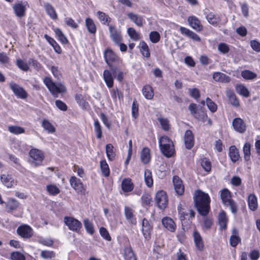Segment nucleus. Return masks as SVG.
<instances>
[{
    "instance_id": "1",
    "label": "nucleus",
    "mask_w": 260,
    "mask_h": 260,
    "mask_svg": "<svg viewBox=\"0 0 260 260\" xmlns=\"http://www.w3.org/2000/svg\"><path fill=\"white\" fill-rule=\"evenodd\" d=\"M193 199L195 207L199 214L202 216H207L210 210V199L209 195L198 190L195 191Z\"/></svg>"
},
{
    "instance_id": "2",
    "label": "nucleus",
    "mask_w": 260,
    "mask_h": 260,
    "mask_svg": "<svg viewBox=\"0 0 260 260\" xmlns=\"http://www.w3.org/2000/svg\"><path fill=\"white\" fill-rule=\"evenodd\" d=\"M158 143L160 151L165 156L167 157L173 156L175 153V149L171 139L164 136L159 139Z\"/></svg>"
},
{
    "instance_id": "3",
    "label": "nucleus",
    "mask_w": 260,
    "mask_h": 260,
    "mask_svg": "<svg viewBox=\"0 0 260 260\" xmlns=\"http://www.w3.org/2000/svg\"><path fill=\"white\" fill-rule=\"evenodd\" d=\"M43 81L49 90L55 98H57L59 93H64L67 91L66 88L63 84L60 83L55 84L49 77H45Z\"/></svg>"
},
{
    "instance_id": "4",
    "label": "nucleus",
    "mask_w": 260,
    "mask_h": 260,
    "mask_svg": "<svg viewBox=\"0 0 260 260\" xmlns=\"http://www.w3.org/2000/svg\"><path fill=\"white\" fill-rule=\"evenodd\" d=\"M179 214L183 229H187L194 217V211L192 209H179Z\"/></svg>"
},
{
    "instance_id": "5",
    "label": "nucleus",
    "mask_w": 260,
    "mask_h": 260,
    "mask_svg": "<svg viewBox=\"0 0 260 260\" xmlns=\"http://www.w3.org/2000/svg\"><path fill=\"white\" fill-rule=\"evenodd\" d=\"M220 198L222 203L225 206H229L234 213L237 212V205L231 198V193L228 189H223L221 191Z\"/></svg>"
},
{
    "instance_id": "6",
    "label": "nucleus",
    "mask_w": 260,
    "mask_h": 260,
    "mask_svg": "<svg viewBox=\"0 0 260 260\" xmlns=\"http://www.w3.org/2000/svg\"><path fill=\"white\" fill-rule=\"evenodd\" d=\"M64 222L70 230L76 233H78L82 228L81 222L72 217L65 216Z\"/></svg>"
},
{
    "instance_id": "7",
    "label": "nucleus",
    "mask_w": 260,
    "mask_h": 260,
    "mask_svg": "<svg viewBox=\"0 0 260 260\" xmlns=\"http://www.w3.org/2000/svg\"><path fill=\"white\" fill-rule=\"evenodd\" d=\"M155 201L159 209L163 210L166 208L168 202L166 193L162 190L158 191L155 196Z\"/></svg>"
},
{
    "instance_id": "8",
    "label": "nucleus",
    "mask_w": 260,
    "mask_h": 260,
    "mask_svg": "<svg viewBox=\"0 0 260 260\" xmlns=\"http://www.w3.org/2000/svg\"><path fill=\"white\" fill-rule=\"evenodd\" d=\"M71 186L78 192L85 194L86 190L83 186L82 182L80 179H78L75 176H72L70 179Z\"/></svg>"
},
{
    "instance_id": "9",
    "label": "nucleus",
    "mask_w": 260,
    "mask_h": 260,
    "mask_svg": "<svg viewBox=\"0 0 260 260\" xmlns=\"http://www.w3.org/2000/svg\"><path fill=\"white\" fill-rule=\"evenodd\" d=\"M9 85L11 89L17 97L22 99H24L27 97V92L18 84L14 83V82H11L10 83Z\"/></svg>"
},
{
    "instance_id": "10",
    "label": "nucleus",
    "mask_w": 260,
    "mask_h": 260,
    "mask_svg": "<svg viewBox=\"0 0 260 260\" xmlns=\"http://www.w3.org/2000/svg\"><path fill=\"white\" fill-rule=\"evenodd\" d=\"M104 58L105 61L109 66L110 69L114 67L112 63L113 62H117L119 59L118 57L111 50L107 49L104 52Z\"/></svg>"
},
{
    "instance_id": "11",
    "label": "nucleus",
    "mask_w": 260,
    "mask_h": 260,
    "mask_svg": "<svg viewBox=\"0 0 260 260\" xmlns=\"http://www.w3.org/2000/svg\"><path fill=\"white\" fill-rule=\"evenodd\" d=\"M232 125L234 130L239 133H244L246 131V123L240 118H234L233 120Z\"/></svg>"
},
{
    "instance_id": "12",
    "label": "nucleus",
    "mask_w": 260,
    "mask_h": 260,
    "mask_svg": "<svg viewBox=\"0 0 260 260\" xmlns=\"http://www.w3.org/2000/svg\"><path fill=\"white\" fill-rule=\"evenodd\" d=\"M18 234L24 238H29L32 236V230L28 225L20 226L17 230Z\"/></svg>"
},
{
    "instance_id": "13",
    "label": "nucleus",
    "mask_w": 260,
    "mask_h": 260,
    "mask_svg": "<svg viewBox=\"0 0 260 260\" xmlns=\"http://www.w3.org/2000/svg\"><path fill=\"white\" fill-rule=\"evenodd\" d=\"M109 29L110 35L112 41L116 44H119L121 41V35L120 31L112 25H109Z\"/></svg>"
},
{
    "instance_id": "14",
    "label": "nucleus",
    "mask_w": 260,
    "mask_h": 260,
    "mask_svg": "<svg viewBox=\"0 0 260 260\" xmlns=\"http://www.w3.org/2000/svg\"><path fill=\"white\" fill-rule=\"evenodd\" d=\"M173 182L176 193L178 195H182L184 192V187L181 179L177 176H174Z\"/></svg>"
},
{
    "instance_id": "15",
    "label": "nucleus",
    "mask_w": 260,
    "mask_h": 260,
    "mask_svg": "<svg viewBox=\"0 0 260 260\" xmlns=\"http://www.w3.org/2000/svg\"><path fill=\"white\" fill-rule=\"evenodd\" d=\"M26 4V2L24 3L21 2L13 5V10L17 17H22L24 16L26 11L25 6Z\"/></svg>"
},
{
    "instance_id": "16",
    "label": "nucleus",
    "mask_w": 260,
    "mask_h": 260,
    "mask_svg": "<svg viewBox=\"0 0 260 260\" xmlns=\"http://www.w3.org/2000/svg\"><path fill=\"white\" fill-rule=\"evenodd\" d=\"M190 26L197 31H200L203 29V25L201 24L199 19L196 16H190L187 19Z\"/></svg>"
},
{
    "instance_id": "17",
    "label": "nucleus",
    "mask_w": 260,
    "mask_h": 260,
    "mask_svg": "<svg viewBox=\"0 0 260 260\" xmlns=\"http://www.w3.org/2000/svg\"><path fill=\"white\" fill-rule=\"evenodd\" d=\"M184 143L186 148L188 149H190L194 145V137L190 130L186 131L185 133Z\"/></svg>"
},
{
    "instance_id": "18",
    "label": "nucleus",
    "mask_w": 260,
    "mask_h": 260,
    "mask_svg": "<svg viewBox=\"0 0 260 260\" xmlns=\"http://www.w3.org/2000/svg\"><path fill=\"white\" fill-rule=\"evenodd\" d=\"M124 215L126 219L132 224H136L137 220L134 214V210L130 207H124Z\"/></svg>"
},
{
    "instance_id": "19",
    "label": "nucleus",
    "mask_w": 260,
    "mask_h": 260,
    "mask_svg": "<svg viewBox=\"0 0 260 260\" xmlns=\"http://www.w3.org/2000/svg\"><path fill=\"white\" fill-rule=\"evenodd\" d=\"M213 79L216 82L228 83L231 81V77L221 72H215L213 74Z\"/></svg>"
},
{
    "instance_id": "20",
    "label": "nucleus",
    "mask_w": 260,
    "mask_h": 260,
    "mask_svg": "<svg viewBox=\"0 0 260 260\" xmlns=\"http://www.w3.org/2000/svg\"><path fill=\"white\" fill-rule=\"evenodd\" d=\"M19 206L18 201L13 198H10L5 203L6 210L8 212L16 210Z\"/></svg>"
},
{
    "instance_id": "21",
    "label": "nucleus",
    "mask_w": 260,
    "mask_h": 260,
    "mask_svg": "<svg viewBox=\"0 0 260 260\" xmlns=\"http://www.w3.org/2000/svg\"><path fill=\"white\" fill-rule=\"evenodd\" d=\"M152 227L147 220L144 218L142 221V232L145 239H149Z\"/></svg>"
},
{
    "instance_id": "22",
    "label": "nucleus",
    "mask_w": 260,
    "mask_h": 260,
    "mask_svg": "<svg viewBox=\"0 0 260 260\" xmlns=\"http://www.w3.org/2000/svg\"><path fill=\"white\" fill-rule=\"evenodd\" d=\"M225 94L229 99V102L231 105L237 107L240 106L239 101L237 98L233 90L230 89H227L225 92Z\"/></svg>"
},
{
    "instance_id": "23",
    "label": "nucleus",
    "mask_w": 260,
    "mask_h": 260,
    "mask_svg": "<svg viewBox=\"0 0 260 260\" xmlns=\"http://www.w3.org/2000/svg\"><path fill=\"white\" fill-rule=\"evenodd\" d=\"M241 242V238L239 236L238 231L233 228L232 234L230 237V243L231 246L235 247Z\"/></svg>"
},
{
    "instance_id": "24",
    "label": "nucleus",
    "mask_w": 260,
    "mask_h": 260,
    "mask_svg": "<svg viewBox=\"0 0 260 260\" xmlns=\"http://www.w3.org/2000/svg\"><path fill=\"white\" fill-rule=\"evenodd\" d=\"M180 31L182 34L191 38L193 40L198 42L201 41L200 37L197 34L189 30V29L184 27H180Z\"/></svg>"
},
{
    "instance_id": "25",
    "label": "nucleus",
    "mask_w": 260,
    "mask_h": 260,
    "mask_svg": "<svg viewBox=\"0 0 260 260\" xmlns=\"http://www.w3.org/2000/svg\"><path fill=\"white\" fill-rule=\"evenodd\" d=\"M193 237L197 248L199 250L202 251L204 248V243L200 233L197 231H194L193 233Z\"/></svg>"
},
{
    "instance_id": "26",
    "label": "nucleus",
    "mask_w": 260,
    "mask_h": 260,
    "mask_svg": "<svg viewBox=\"0 0 260 260\" xmlns=\"http://www.w3.org/2000/svg\"><path fill=\"white\" fill-rule=\"evenodd\" d=\"M29 156L33 160L42 161L44 158L43 153L37 149H32L29 151Z\"/></svg>"
},
{
    "instance_id": "27",
    "label": "nucleus",
    "mask_w": 260,
    "mask_h": 260,
    "mask_svg": "<svg viewBox=\"0 0 260 260\" xmlns=\"http://www.w3.org/2000/svg\"><path fill=\"white\" fill-rule=\"evenodd\" d=\"M103 78L104 81L109 88H112L113 86V77L111 72L108 70H105L103 73Z\"/></svg>"
},
{
    "instance_id": "28",
    "label": "nucleus",
    "mask_w": 260,
    "mask_h": 260,
    "mask_svg": "<svg viewBox=\"0 0 260 260\" xmlns=\"http://www.w3.org/2000/svg\"><path fill=\"white\" fill-rule=\"evenodd\" d=\"M162 224L166 229L171 232H174L176 225L174 221L169 217H165L162 219Z\"/></svg>"
},
{
    "instance_id": "29",
    "label": "nucleus",
    "mask_w": 260,
    "mask_h": 260,
    "mask_svg": "<svg viewBox=\"0 0 260 260\" xmlns=\"http://www.w3.org/2000/svg\"><path fill=\"white\" fill-rule=\"evenodd\" d=\"M129 19L138 26L143 25V18L140 15L131 12L127 14Z\"/></svg>"
},
{
    "instance_id": "30",
    "label": "nucleus",
    "mask_w": 260,
    "mask_h": 260,
    "mask_svg": "<svg viewBox=\"0 0 260 260\" xmlns=\"http://www.w3.org/2000/svg\"><path fill=\"white\" fill-rule=\"evenodd\" d=\"M1 178L3 183L7 187H11L14 184V180L10 175L3 174Z\"/></svg>"
},
{
    "instance_id": "31",
    "label": "nucleus",
    "mask_w": 260,
    "mask_h": 260,
    "mask_svg": "<svg viewBox=\"0 0 260 260\" xmlns=\"http://www.w3.org/2000/svg\"><path fill=\"white\" fill-rule=\"evenodd\" d=\"M229 156L233 162L237 161L240 158L238 149L235 146H232L229 149Z\"/></svg>"
},
{
    "instance_id": "32",
    "label": "nucleus",
    "mask_w": 260,
    "mask_h": 260,
    "mask_svg": "<svg viewBox=\"0 0 260 260\" xmlns=\"http://www.w3.org/2000/svg\"><path fill=\"white\" fill-rule=\"evenodd\" d=\"M206 17L208 22L213 25H217L220 20V17L218 15H215L213 13L206 14Z\"/></svg>"
},
{
    "instance_id": "33",
    "label": "nucleus",
    "mask_w": 260,
    "mask_h": 260,
    "mask_svg": "<svg viewBox=\"0 0 260 260\" xmlns=\"http://www.w3.org/2000/svg\"><path fill=\"white\" fill-rule=\"evenodd\" d=\"M121 188L124 192L131 191L134 188V185L130 179L125 178L121 183Z\"/></svg>"
},
{
    "instance_id": "34",
    "label": "nucleus",
    "mask_w": 260,
    "mask_h": 260,
    "mask_svg": "<svg viewBox=\"0 0 260 260\" xmlns=\"http://www.w3.org/2000/svg\"><path fill=\"white\" fill-rule=\"evenodd\" d=\"M142 92L145 98L148 100L152 99L154 96L152 88L149 85H146L143 87Z\"/></svg>"
},
{
    "instance_id": "35",
    "label": "nucleus",
    "mask_w": 260,
    "mask_h": 260,
    "mask_svg": "<svg viewBox=\"0 0 260 260\" xmlns=\"http://www.w3.org/2000/svg\"><path fill=\"white\" fill-rule=\"evenodd\" d=\"M228 219L224 211L221 212L218 216V223L221 229H225L227 225Z\"/></svg>"
},
{
    "instance_id": "36",
    "label": "nucleus",
    "mask_w": 260,
    "mask_h": 260,
    "mask_svg": "<svg viewBox=\"0 0 260 260\" xmlns=\"http://www.w3.org/2000/svg\"><path fill=\"white\" fill-rule=\"evenodd\" d=\"M236 90L237 93L245 98L250 95V92L247 88L243 84H239L236 86Z\"/></svg>"
},
{
    "instance_id": "37",
    "label": "nucleus",
    "mask_w": 260,
    "mask_h": 260,
    "mask_svg": "<svg viewBox=\"0 0 260 260\" xmlns=\"http://www.w3.org/2000/svg\"><path fill=\"white\" fill-rule=\"evenodd\" d=\"M124 256L125 260H137V257L131 246L125 247L124 249Z\"/></svg>"
},
{
    "instance_id": "38",
    "label": "nucleus",
    "mask_w": 260,
    "mask_h": 260,
    "mask_svg": "<svg viewBox=\"0 0 260 260\" xmlns=\"http://www.w3.org/2000/svg\"><path fill=\"white\" fill-rule=\"evenodd\" d=\"M248 202L249 208L254 211L257 207V202L256 196L254 194H250L248 198Z\"/></svg>"
},
{
    "instance_id": "39",
    "label": "nucleus",
    "mask_w": 260,
    "mask_h": 260,
    "mask_svg": "<svg viewBox=\"0 0 260 260\" xmlns=\"http://www.w3.org/2000/svg\"><path fill=\"white\" fill-rule=\"evenodd\" d=\"M140 51L142 55L146 57L150 56L149 49L147 44L143 41H141L139 44Z\"/></svg>"
},
{
    "instance_id": "40",
    "label": "nucleus",
    "mask_w": 260,
    "mask_h": 260,
    "mask_svg": "<svg viewBox=\"0 0 260 260\" xmlns=\"http://www.w3.org/2000/svg\"><path fill=\"white\" fill-rule=\"evenodd\" d=\"M149 149L147 148H144L142 149L141 153V159L144 164H147L149 162L150 156Z\"/></svg>"
},
{
    "instance_id": "41",
    "label": "nucleus",
    "mask_w": 260,
    "mask_h": 260,
    "mask_svg": "<svg viewBox=\"0 0 260 260\" xmlns=\"http://www.w3.org/2000/svg\"><path fill=\"white\" fill-rule=\"evenodd\" d=\"M144 179L145 183L148 187H150L152 186L153 181L152 177V173L148 169H146L145 171Z\"/></svg>"
},
{
    "instance_id": "42",
    "label": "nucleus",
    "mask_w": 260,
    "mask_h": 260,
    "mask_svg": "<svg viewBox=\"0 0 260 260\" xmlns=\"http://www.w3.org/2000/svg\"><path fill=\"white\" fill-rule=\"evenodd\" d=\"M244 158L245 161H248L250 159L251 145L249 143H246L243 148Z\"/></svg>"
},
{
    "instance_id": "43",
    "label": "nucleus",
    "mask_w": 260,
    "mask_h": 260,
    "mask_svg": "<svg viewBox=\"0 0 260 260\" xmlns=\"http://www.w3.org/2000/svg\"><path fill=\"white\" fill-rule=\"evenodd\" d=\"M42 126L49 133H53L55 132V128L48 120L44 119L42 122Z\"/></svg>"
},
{
    "instance_id": "44",
    "label": "nucleus",
    "mask_w": 260,
    "mask_h": 260,
    "mask_svg": "<svg viewBox=\"0 0 260 260\" xmlns=\"http://www.w3.org/2000/svg\"><path fill=\"white\" fill-rule=\"evenodd\" d=\"M114 147L111 144H108L106 146L107 156L109 160H113L115 158V154L113 151Z\"/></svg>"
},
{
    "instance_id": "45",
    "label": "nucleus",
    "mask_w": 260,
    "mask_h": 260,
    "mask_svg": "<svg viewBox=\"0 0 260 260\" xmlns=\"http://www.w3.org/2000/svg\"><path fill=\"white\" fill-rule=\"evenodd\" d=\"M97 14L100 21L104 24H107L109 25V23L111 21V18L106 13L100 11L97 12Z\"/></svg>"
},
{
    "instance_id": "46",
    "label": "nucleus",
    "mask_w": 260,
    "mask_h": 260,
    "mask_svg": "<svg viewBox=\"0 0 260 260\" xmlns=\"http://www.w3.org/2000/svg\"><path fill=\"white\" fill-rule=\"evenodd\" d=\"M44 7L47 14L50 16L51 18H52L53 19H57V14L54 8L50 4L48 3L45 4L44 5Z\"/></svg>"
},
{
    "instance_id": "47",
    "label": "nucleus",
    "mask_w": 260,
    "mask_h": 260,
    "mask_svg": "<svg viewBox=\"0 0 260 260\" xmlns=\"http://www.w3.org/2000/svg\"><path fill=\"white\" fill-rule=\"evenodd\" d=\"M85 23L88 31L91 34H94L96 32V28L93 20L88 18L86 19Z\"/></svg>"
},
{
    "instance_id": "48",
    "label": "nucleus",
    "mask_w": 260,
    "mask_h": 260,
    "mask_svg": "<svg viewBox=\"0 0 260 260\" xmlns=\"http://www.w3.org/2000/svg\"><path fill=\"white\" fill-rule=\"evenodd\" d=\"M44 37L49 42V43L53 46L55 51L58 53H60L61 52L60 47L55 42V41L53 39L48 36L47 35H45Z\"/></svg>"
},
{
    "instance_id": "49",
    "label": "nucleus",
    "mask_w": 260,
    "mask_h": 260,
    "mask_svg": "<svg viewBox=\"0 0 260 260\" xmlns=\"http://www.w3.org/2000/svg\"><path fill=\"white\" fill-rule=\"evenodd\" d=\"M100 167L101 171L103 173V174L105 177H108L109 176L110 174V170L109 168V166L107 164L106 160H103L101 161L100 162Z\"/></svg>"
},
{
    "instance_id": "50",
    "label": "nucleus",
    "mask_w": 260,
    "mask_h": 260,
    "mask_svg": "<svg viewBox=\"0 0 260 260\" xmlns=\"http://www.w3.org/2000/svg\"><path fill=\"white\" fill-rule=\"evenodd\" d=\"M242 77L246 80H251L257 77V75L249 71V70H244L241 72Z\"/></svg>"
},
{
    "instance_id": "51",
    "label": "nucleus",
    "mask_w": 260,
    "mask_h": 260,
    "mask_svg": "<svg viewBox=\"0 0 260 260\" xmlns=\"http://www.w3.org/2000/svg\"><path fill=\"white\" fill-rule=\"evenodd\" d=\"M113 72V76H115L117 79L121 81L123 80V72L117 67H114L110 69Z\"/></svg>"
},
{
    "instance_id": "52",
    "label": "nucleus",
    "mask_w": 260,
    "mask_h": 260,
    "mask_svg": "<svg viewBox=\"0 0 260 260\" xmlns=\"http://www.w3.org/2000/svg\"><path fill=\"white\" fill-rule=\"evenodd\" d=\"M8 131L11 133L15 135L23 134L25 132V130L23 127L14 125L9 126L8 127Z\"/></svg>"
},
{
    "instance_id": "53",
    "label": "nucleus",
    "mask_w": 260,
    "mask_h": 260,
    "mask_svg": "<svg viewBox=\"0 0 260 260\" xmlns=\"http://www.w3.org/2000/svg\"><path fill=\"white\" fill-rule=\"evenodd\" d=\"M94 127L97 138L101 139L102 136V127L97 119H94Z\"/></svg>"
},
{
    "instance_id": "54",
    "label": "nucleus",
    "mask_w": 260,
    "mask_h": 260,
    "mask_svg": "<svg viewBox=\"0 0 260 260\" xmlns=\"http://www.w3.org/2000/svg\"><path fill=\"white\" fill-rule=\"evenodd\" d=\"M54 31L55 32L56 36L62 44H65L68 43V41L67 38L64 35L62 31L59 28H55L54 29Z\"/></svg>"
},
{
    "instance_id": "55",
    "label": "nucleus",
    "mask_w": 260,
    "mask_h": 260,
    "mask_svg": "<svg viewBox=\"0 0 260 260\" xmlns=\"http://www.w3.org/2000/svg\"><path fill=\"white\" fill-rule=\"evenodd\" d=\"M83 223L87 232L92 235L94 231L92 223L88 219H84Z\"/></svg>"
},
{
    "instance_id": "56",
    "label": "nucleus",
    "mask_w": 260,
    "mask_h": 260,
    "mask_svg": "<svg viewBox=\"0 0 260 260\" xmlns=\"http://www.w3.org/2000/svg\"><path fill=\"white\" fill-rule=\"evenodd\" d=\"M206 102L207 106L211 112L214 113L216 111L217 106L210 98H207Z\"/></svg>"
},
{
    "instance_id": "57",
    "label": "nucleus",
    "mask_w": 260,
    "mask_h": 260,
    "mask_svg": "<svg viewBox=\"0 0 260 260\" xmlns=\"http://www.w3.org/2000/svg\"><path fill=\"white\" fill-rule=\"evenodd\" d=\"M127 33L131 39L134 41H137L140 39L139 34L136 31V30L132 28L129 27L127 29Z\"/></svg>"
},
{
    "instance_id": "58",
    "label": "nucleus",
    "mask_w": 260,
    "mask_h": 260,
    "mask_svg": "<svg viewBox=\"0 0 260 260\" xmlns=\"http://www.w3.org/2000/svg\"><path fill=\"white\" fill-rule=\"evenodd\" d=\"M47 190L51 195L55 196L59 193V188L54 185H48L47 186Z\"/></svg>"
},
{
    "instance_id": "59",
    "label": "nucleus",
    "mask_w": 260,
    "mask_h": 260,
    "mask_svg": "<svg viewBox=\"0 0 260 260\" xmlns=\"http://www.w3.org/2000/svg\"><path fill=\"white\" fill-rule=\"evenodd\" d=\"M11 260H25V256L18 251H14L11 253Z\"/></svg>"
},
{
    "instance_id": "60",
    "label": "nucleus",
    "mask_w": 260,
    "mask_h": 260,
    "mask_svg": "<svg viewBox=\"0 0 260 260\" xmlns=\"http://www.w3.org/2000/svg\"><path fill=\"white\" fill-rule=\"evenodd\" d=\"M149 38L152 43H156L160 40L159 34L156 31H151L149 34Z\"/></svg>"
},
{
    "instance_id": "61",
    "label": "nucleus",
    "mask_w": 260,
    "mask_h": 260,
    "mask_svg": "<svg viewBox=\"0 0 260 260\" xmlns=\"http://www.w3.org/2000/svg\"><path fill=\"white\" fill-rule=\"evenodd\" d=\"M158 120L163 129L165 131H168L169 129V121L167 118H159Z\"/></svg>"
},
{
    "instance_id": "62",
    "label": "nucleus",
    "mask_w": 260,
    "mask_h": 260,
    "mask_svg": "<svg viewBox=\"0 0 260 260\" xmlns=\"http://www.w3.org/2000/svg\"><path fill=\"white\" fill-rule=\"evenodd\" d=\"M194 118L198 119L199 120H201L203 122H205L207 120L208 116L206 113L203 110H200L198 112V114Z\"/></svg>"
},
{
    "instance_id": "63",
    "label": "nucleus",
    "mask_w": 260,
    "mask_h": 260,
    "mask_svg": "<svg viewBox=\"0 0 260 260\" xmlns=\"http://www.w3.org/2000/svg\"><path fill=\"white\" fill-rule=\"evenodd\" d=\"M41 256L45 259H51L55 256V254L53 251L43 250L41 251Z\"/></svg>"
},
{
    "instance_id": "64",
    "label": "nucleus",
    "mask_w": 260,
    "mask_h": 260,
    "mask_svg": "<svg viewBox=\"0 0 260 260\" xmlns=\"http://www.w3.org/2000/svg\"><path fill=\"white\" fill-rule=\"evenodd\" d=\"M64 22L68 26L71 27L74 29H76L78 27V24L71 18H66L64 19Z\"/></svg>"
}]
</instances>
